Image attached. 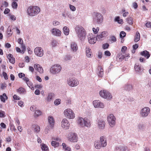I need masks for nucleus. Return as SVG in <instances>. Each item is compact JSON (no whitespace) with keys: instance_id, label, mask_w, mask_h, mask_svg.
<instances>
[{"instance_id":"obj_1","label":"nucleus","mask_w":151,"mask_h":151,"mask_svg":"<svg viewBox=\"0 0 151 151\" xmlns=\"http://www.w3.org/2000/svg\"><path fill=\"white\" fill-rule=\"evenodd\" d=\"M75 29L78 40L81 41H83L86 37L87 34L85 29L80 25L76 26L75 28Z\"/></svg>"},{"instance_id":"obj_2","label":"nucleus","mask_w":151,"mask_h":151,"mask_svg":"<svg viewBox=\"0 0 151 151\" xmlns=\"http://www.w3.org/2000/svg\"><path fill=\"white\" fill-rule=\"evenodd\" d=\"M77 122L78 125L82 127L86 126L89 127L91 125L90 120L87 118H83L82 117H78L77 118Z\"/></svg>"},{"instance_id":"obj_3","label":"nucleus","mask_w":151,"mask_h":151,"mask_svg":"<svg viewBox=\"0 0 151 151\" xmlns=\"http://www.w3.org/2000/svg\"><path fill=\"white\" fill-rule=\"evenodd\" d=\"M40 12V8L36 6H31L27 9L28 14L30 16H35L38 14Z\"/></svg>"},{"instance_id":"obj_4","label":"nucleus","mask_w":151,"mask_h":151,"mask_svg":"<svg viewBox=\"0 0 151 151\" xmlns=\"http://www.w3.org/2000/svg\"><path fill=\"white\" fill-rule=\"evenodd\" d=\"M107 140L106 137L103 136L100 137L99 142H95L94 143L95 147L97 149H100L101 147H105L107 145Z\"/></svg>"},{"instance_id":"obj_5","label":"nucleus","mask_w":151,"mask_h":151,"mask_svg":"<svg viewBox=\"0 0 151 151\" xmlns=\"http://www.w3.org/2000/svg\"><path fill=\"white\" fill-rule=\"evenodd\" d=\"M93 21L94 23L100 24L101 23L103 19V15L100 13L95 12L93 14Z\"/></svg>"},{"instance_id":"obj_6","label":"nucleus","mask_w":151,"mask_h":151,"mask_svg":"<svg viewBox=\"0 0 151 151\" xmlns=\"http://www.w3.org/2000/svg\"><path fill=\"white\" fill-rule=\"evenodd\" d=\"M64 116L69 119H73L75 118V114L73 111L70 109H65L64 111Z\"/></svg>"},{"instance_id":"obj_7","label":"nucleus","mask_w":151,"mask_h":151,"mask_svg":"<svg viewBox=\"0 0 151 151\" xmlns=\"http://www.w3.org/2000/svg\"><path fill=\"white\" fill-rule=\"evenodd\" d=\"M107 119L108 123L111 127H113L115 125L116 119L113 114H110L109 115L107 116Z\"/></svg>"},{"instance_id":"obj_8","label":"nucleus","mask_w":151,"mask_h":151,"mask_svg":"<svg viewBox=\"0 0 151 151\" xmlns=\"http://www.w3.org/2000/svg\"><path fill=\"white\" fill-rule=\"evenodd\" d=\"M67 83L69 86L71 87L76 86L79 84V82L77 80L72 78H68L67 80Z\"/></svg>"},{"instance_id":"obj_9","label":"nucleus","mask_w":151,"mask_h":151,"mask_svg":"<svg viewBox=\"0 0 151 151\" xmlns=\"http://www.w3.org/2000/svg\"><path fill=\"white\" fill-rule=\"evenodd\" d=\"M100 96L104 99H111L112 96L110 93L108 91L105 90H101L100 91Z\"/></svg>"},{"instance_id":"obj_10","label":"nucleus","mask_w":151,"mask_h":151,"mask_svg":"<svg viewBox=\"0 0 151 151\" xmlns=\"http://www.w3.org/2000/svg\"><path fill=\"white\" fill-rule=\"evenodd\" d=\"M61 67L58 64L52 66L50 68V72L53 74L59 73L61 70Z\"/></svg>"},{"instance_id":"obj_11","label":"nucleus","mask_w":151,"mask_h":151,"mask_svg":"<svg viewBox=\"0 0 151 151\" xmlns=\"http://www.w3.org/2000/svg\"><path fill=\"white\" fill-rule=\"evenodd\" d=\"M150 109L149 107H145L142 109L140 112V115L142 117L147 116L150 113Z\"/></svg>"},{"instance_id":"obj_12","label":"nucleus","mask_w":151,"mask_h":151,"mask_svg":"<svg viewBox=\"0 0 151 151\" xmlns=\"http://www.w3.org/2000/svg\"><path fill=\"white\" fill-rule=\"evenodd\" d=\"M93 104L95 108L103 109L104 107V104L102 102L98 100H94L93 101Z\"/></svg>"},{"instance_id":"obj_13","label":"nucleus","mask_w":151,"mask_h":151,"mask_svg":"<svg viewBox=\"0 0 151 151\" xmlns=\"http://www.w3.org/2000/svg\"><path fill=\"white\" fill-rule=\"evenodd\" d=\"M34 52L35 55L39 57H42L44 54L43 49L40 47L35 48L34 50Z\"/></svg>"},{"instance_id":"obj_14","label":"nucleus","mask_w":151,"mask_h":151,"mask_svg":"<svg viewBox=\"0 0 151 151\" xmlns=\"http://www.w3.org/2000/svg\"><path fill=\"white\" fill-rule=\"evenodd\" d=\"M70 124L68 120L65 119H63L61 123L62 127L65 129H68L69 127Z\"/></svg>"},{"instance_id":"obj_15","label":"nucleus","mask_w":151,"mask_h":151,"mask_svg":"<svg viewBox=\"0 0 151 151\" xmlns=\"http://www.w3.org/2000/svg\"><path fill=\"white\" fill-rule=\"evenodd\" d=\"M50 32L52 35L57 37H60L61 35V31L56 28L52 29L50 30Z\"/></svg>"},{"instance_id":"obj_16","label":"nucleus","mask_w":151,"mask_h":151,"mask_svg":"<svg viewBox=\"0 0 151 151\" xmlns=\"http://www.w3.org/2000/svg\"><path fill=\"white\" fill-rule=\"evenodd\" d=\"M68 139L71 142H76L77 141L78 137L76 133L71 132Z\"/></svg>"},{"instance_id":"obj_17","label":"nucleus","mask_w":151,"mask_h":151,"mask_svg":"<svg viewBox=\"0 0 151 151\" xmlns=\"http://www.w3.org/2000/svg\"><path fill=\"white\" fill-rule=\"evenodd\" d=\"M107 35V32L104 31L101 33L99 35L96 36V39L98 41H101Z\"/></svg>"},{"instance_id":"obj_18","label":"nucleus","mask_w":151,"mask_h":151,"mask_svg":"<svg viewBox=\"0 0 151 151\" xmlns=\"http://www.w3.org/2000/svg\"><path fill=\"white\" fill-rule=\"evenodd\" d=\"M88 39V42L90 44H93L95 43L97 40L96 38L95 39V36L92 34L89 35Z\"/></svg>"},{"instance_id":"obj_19","label":"nucleus","mask_w":151,"mask_h":151,"mask_svg":"<svg viewBox=\"0 0 151 151\" xmlns=\"http://www.w3.org/2000/svg\"><path fill=\"white\" fill-rule=\"evenodd\" d=\"M134 69L135 71L139 74L142 73L143 70V69L141 67V65L138 63L135 64L134 66Z\"/></svg>"},{"instance_id":"obj_20","label":"nucleus","mask_w":151,"mask_h":151,"mask_svg":"<svg viewBox=\"0 0 151 151\" xmlns=\"http://www.w3.org/2000/svg\"><path fill=\"white\" fill-rule=\"evenodd\" d=\"M127 149V147L123 145H117L116 146L115 149L118 151H125Z\"/></svg>"},{"instance_id":"obj_21","label":"nucleus","mask_w":151,"mask_h":151,"mask_svg":"<svg viewBox=\"0 0 151 151\" xmlns=\"http://www.w3.org/2000/svg\"><path fill=\"white\" fill-rule=\"evenodd\" d=\"M105 122L102 120H99L98 122V128L100 129H103L105 126Z\"/></svg>"},{"instance_id":"obj_22","label":"nucleus","mask_w":151,"mask_h":151,"mask_svg":"<svg viewBox=\"0 0 151 151\" xmlns=\"http://www.w3.org/2000/svg\"><path fill=\"white\" fill-rule=\"evenodd\" d=\"M70 48L71 50L74 52H76L78 50L77 45L75 42H72L71 43Z\"/></svg>"},{"instance_id":"obj_23","label":"nucleus","mask_w":151,"mask_h":151,"mask_svg":"<svg viewBox=\"0 0 151 151\" xmlns=\"http://www.w3.org/2000/svg\"><path fill=\"white\" fill-rule=\"evenodd\" d=\"M34 67L35 69L37 70L40 73H42L43 72V69L42 67L39 64H35Z\"/></svg>"},{"instance_id":"obj_24","label":"nucleus","mask_w":151,"mask_h":151,"mask_svg":"<svg viewBox=\"0 0 151 151\" xmlns=\"http://www.w3.org/2000/svg\"><path fill=\"white\" fill-rule=\"evenodd\" d=\"M48 122L51 128L53 127L55 122V121L53 118L52 116H49L48 118Z\"/></svg>"},{"instance_id":"obj_25","label":"nucleus","mask_w":151,"mask_h":151,"mask_svg":"<svg viewBox=\"0 0 151 151\" xmlns=\"http://www.w3.org/2000/svg\"><path fill=\"white\" fill-rule=\"evenodd\" d=\"M86 56L88 58L91 57L92 55L91 49L88 47H86Z\"/></svg>"},{"instance_id":"obj_26","label":"nucleus","mask_w":151,"mask_h":151,"mask_svg":"<svg viewBox=\"0 0 151 151\" xmlns=\"http://www.w3.org/2000/svg\"><path fill=\"white\" fill-rule=\"evenodd\" d=\"M54 93H49L47 97L46 100L48 102L50 101L54 97Z\"/></svg>"},{"instance_id":"obj_27","label":"nucleus","mask_w":151,"mask_h":151,"mask_svg":"<svg viewBox=\"0 0 151 151\" xmlns=\"http://www.w3.org/2000/svg\"><path fill=\"white\" fill-rule=\"evenodd\" d=\"M7 58L9 60V61L12 64L15 62V59L13 57V55L11 54H9L8 55Z\"/></svg>"},{"instance_id":"obj_28","label":"nucleus","mask_w":151,"mask_h":151,"mask_svg":"<svg viewBox=\"0 0 151 151\" xmlns=\"http://www.w3.org/2000/svg\"><path fill=\"white\" fill-rule=\"evenodd\" d=\"M141 54L143 56H144L147 58H148L150 56V55L148 52L145 50L141 52Z\"/></svg>"},{"instance_id":"obj_29","label":"nucleus","mask_w":151,"mask_h":151,"mask_svg":"<svg viewBox=\"0 0 151 151\" xmlns=\"http://www.w3.org/2000/svg\"><path fill=\"white\" fill-rule=\"evenodd\" d=\"M17 92L20 94H24L26 92V90L24 88L20 87L17 90Z\"/></svg>"},{"instance_id":"obj_30","label":"nucleus","mask_w":151,"mask_h":151,"mask_svg":"<svg viewBox=\"0 0 151 151\" xmlns=\"http://www.w3.org/2000/svg\"><path fill=\"white\" fill-rule=\"evenodd\" d=\"M63 31L64 34L66 35H68L69 34V29L66 26H65L63 28Z\"/></svg>"},{"instance_id":"obj_31","label":"nucleus","mask_w":151,"mask_h":151,"mask_svg":"<svg viewBox=\"0 0 151 151\" xmlns=\"http://www.w3.org/2000/svg\"><path fill=\"white\" fill-rule=\"evenodd\" d=\"M51 145L55 148L59 146L60 143L55 141H52L51 142Z\"/></svg>"},{"instance_id":"obj_32","label":"nucleus","mask_w":151,"mask_h":151,"mask_svg":"<svg viewBox=\"0 0 151 151\" xmlns=\"http://www.w3.org/2000/svg\"><path fill=\"white\" fill-rule=\"evenodd\" d=\"M98 69L100 70L98 73V75L99 77H102L103 75V69L101 66L98 67Z\"/></svg>"},{"instance_id":"obj_33","label":"nucleus","mask_w":151,"mask_h":151,"mask_svg":"<svg viewBox=\"0 0 151 151\" xmlns=\"http://www.w3.org/2000/svg\"><path fill=\"white\" fill-rule=\"evenodd\" d=\"M124 89L126 91H130L132 89V86L130 84L126 85L124 86Z\"/></svg>"},{"instance_id":"obj_34","label":"nucleus","mask_w":151,"mask_h":151,"mask_svg":"<svg viewBox=\"0 0 151 151\" xmlns=\"http://www.w3.org/2000/svg\"><path fill=\"white\" fill-rule=\"evenodd\" d=\"M126 21L127 23L130 25H132L133 23V19L131 17H129L126 19Z\"/></svg>"},{"instance_id":"obj_35","label":"nucleus","mask_w":151,"mask_h":151,"mask_svg":"<svg viewBox=\"0 0 151 151\" xmlns=\"http://www.w3.org/2000/svg\"><path fill=\"white\" fill-rule=\"evenodd\" d=\"M137 127L138 129L142 130V131L145 130L146 128L145 125L142 124H139L137 126Z\"/></svg>"},{"instance_id":"obj_36","label":"nucleus","mask_w":151,"mask_h":151,"mask_svg":"<svg viewBox=\"0 0 151 151\" xmlns=\"http://www.w3.org/2000/svg\"><path fill=\"white\" fill-rule=\"evenodd\" d=\"M140 39V35L139 33L137 32L135 36L134 39V42H137Z\"/></svg>"},{"instance_id":"obj_37","label":"nucleus","mask_w":151,"mask_h":151,"mask_svg":"<svg viewBox=\"0 0 151 151\" xmlns=\"http://www.w3.org/2000/svg\"><path fill=\"white\" fill-rule=\"evenodd\" d=\"M0 98L1 101L4 102H5V99H7V97L5 93H3L2 95L0 96Z\"/></svg>"},{"instance_id":"obj_38","label":"nucleus","mask_w":151,"mask_h":151,"mask_svg":"<svg viewBox=\"0 0 151 151\" xmlns=\"http://www.w3.org/2000/svg\"><path fill=\"white\" fill-rule=\"evenodd\" d=\"M32 127L34 128V131L36 132H38L40 131V127L37 125L34 124L32 125Z\"/></svg>"},{"instance_id":"obj_39","label":"nucleus","mask_w":151,"mask_h":151,"mask_svg":"<svg viewBox=\"0 0 151 151\" xmlns=\"http://www.w3.org/2000/svg\"><path fill=\"white\" fill-rule=\"evenodd\" d=\"M41 147L42 150L46 151L48 149V146L44 143H42L41 144Z\"/></svg>"},{"instance_id":"obj_40","label":"nucleus","mask_w":151,"mask_h":151,"mask_svg":"<svg viewBox=\"0 0 151 151\" xmlns=\"http://www.w3.org/2000/svg\"><path fill=\"white\" fill-rule=\"evenodd\" d=\"M115 21L117 22L118 23L121 24L123 23V20L122 19H120L119 17H116L115 19Z\"/></svg>"},{"instance_id":"obj_41","label":"nucleus","mask_w":151,"mask_h":151,"mask_svg":"<svg viewBox=\"0 0 151 151\" xmlns=\"http://www.w3.org/2000/svg\"><path fill=\"white\" fill-rule=\"evenodd\" d=\"M66 16L68 17L69 19H73L74 18V17L70 12H66Z\"/></svg>"},{"instance_id":"obj_42","label":"nucleus","mask_w":151,"mask_h":151,"mask_svg":"<svg viewBox=\"0 0 151 151\" xmlns=\"http://www.w3.org/2000/svg\"><path fill=\"white\" fill-rule=\"evenodd\" d=\"M53 141H55L57 142H62L61 139L59 137H54L52 138Z\"/></svg>"},{"instance_id":"obj_43","label":"nucleus","mask_w":151,"mask_h":151,"mask_svg":"<svg viewBox=\"0 0 151 151\" xmlns=\"http://www.w3.org/2000/svg\"><path fill=\"white\" fill-rule=\"evenodd\" d=\"M58 43L55 40H52L51 42V45L52 47H55L57 45Z\"/></svg>"},{"instance_id":"obj_44","label":"nucleus","mask_w":151,"mask_h":151,"mask_svg":"<svg viewBox=\"0 0 151 151\" xmlns=\"http://www.w3.org/2000/svg\"><path fill=\"white\" fill-rule=\"evenodd\" d=\"M60 24V23L59 22L56 20H54L52 22V25L55 26L59 25Z\"/></svg>"},{"instance_id":"obj_45","label":"nucleus","mask_w":151,"mask_h":151,"mask_svg":"<svg viewBox=\"0 0 151 151\" xmlns=\"http://www.w3.org/2000/svg\"><path fill=\"white\" fill-rule=\"evenodd\" d=\"M41 114V112L39 110L36 111L35 113V116H40Z\"/></svg>"},{"instance_id":"obj_46","label":"nucleus","mask_w":151,"mask_h":151,"mask_svg":"<svg viewBox=\"0 0 151 151\" xmlns=\"http://www.w3.org/2000/svg\"><path fill=\"white\" fill-rule=\"evenodd\" d=\"M69 7L71 11L73 12H74L76 11V8L74 6L70 4L69 5Z\"/></svg>"},{"instance_id":"obj_47","label":"nucleus","mask_w":151,"mask_h":151,"mask_svg":"<svg viewBox=\"0 0 151 151\" xmlns=\"http://www.w3.org/2000/svg\"><path fill=\"white\" fill-rule=\"evenodd\" d=\"M99 27H97L96 28L93 27L92 29L93 31L95 34L97 33L99 31Z\"/></svg>"},{"instance_id":"obj_48","label":"nucleus","mask_w":151,"mask_h":151,"mask_svg":"<svg viewBox=\"0 0 151 151\" xmlns=\"http://www.w3.org/2000/svg\"><path fill=\"white\" fill-rule=\"evenodd\" d=\"M126 35V33L124 31H121L120 33V37L121 38H123Z\"/></svg>"},{"instance_id":"obj_49","label":"nucleus","mask_w":151,"mask_h":151,"mask_svg":"<svg viewBox=\"0 0 151 151\" xmlns=\"http://www.w3.org/2000/svg\"><path fill=\"white\" fill-rule=\"evenodd\" d=\"M12 6L13 8L16 9L18 5L15 1H14L12 3Z\"/></svg>"},{"instance_id":"obj_50","label":"nucleus","mask_w":151,"mask_h":151,"mask_svg":"<svg viewBox=\"0 0 151 151\" xmlns=\"http://www.w3.org/2000/svg\"><path fill=\"white\" fill-rule=\"evenodd\" d=\"M27 85L30 88L32 89V88H34L32 84L29 81L27 83Z\"/></svg>"},{"instance_id":"obj_51","label":"nucleus","mask_w":151,"mask_h":151,"mask_svg":"<svg viewBox=\"0 0 151 151\" xmlns=\"http://www.w3.org/2000/svg\"><path fill=\"white\" fill-rule=\"evenodd\" d=\"M5 116V112L2 111H0V117L3 118Z\"/></svg>"},{"instance_id":"obj_52","label":"nucleus","mask_w":151,"mask_h":151,"mask_svg":"<svg viewBox=\"0 0 151 151\" xmlns=\"http://www.w3.org/2000/svg\"><path fill=\"white\" fill-rule=\"evenodd\" d=\"M60 99H57L55 101L54 103L55 105H58L60 104Z\"/></svg>"},{"instance_id":"obj_53","label":"nucleus","mask_w":151,"mask_h":151,"mask_svg":"<svg viewBox=\"0 0 151 151\" xmlns=\"http://www.w3.org/2000/svg\"><path fill=\"white\" fill-rule=\"evenodd\" d=\"M1 88V89H3L6 86V85L5 83H2L0 84Z\"/></svg>"},{"instance_id":"obj_54","label":"nucleus","mask_w":151,"mask_h":151,"mask_svg":"<svg viewBox=\"0 0 151 151\" xmlns=\"http://www.w3.org/2000/svg\"><path fill=\"white\" fill-rule=\"evenodd\" d=\"M110 38L111 39V41L113 42H116V37L114 36H112L110 37Z\"/></svg>"},{"instance_id":"obj_55","label":"nucleus","mask_w":151,"mask_h":151,"mask_svg":"<svg viewBox=\"0 0 151 151\" xmlns=\"http://www.w3.org/2000/svg\"><path fill=\"white\" fill-rule=\"evenodd\" d=\"M18 105L22 107L24 106V102L22 101H19L18 102Z\"/></svg>"},{"instance_id":"obj_56","label":"nucleus","mask_w":151,"mask_h":151,"mask_svg":"<svg viewBox=\"0 0 151 151\" xmlns=\"http://www.w3.org/2000/svg\"><path fill=\"white\" fill-rule=\"evenodd\" d=\"M109 45L108 43H105L103 45V47L104 49H106L108 48Z\"/></svg>"},{"instance_id":"obj_57","label":"nucleus","mask_w":151,"mask_h":151,"mask_svg":"<svg viewBox=\"0 0 151 151\" xmlns=\"http://www.w3.org/2000/svg\"><path fill=\"white\" fill-rule=\"evenodd\" d=\"M105 55L107 56H109L111 55V53L108 50L105 51L104 52Z\"/></svg>"},{"instance_id":"obj_58","label":"nucleus","mask_w":151,"mask_h":151,"mask_svg":"<svg viewBox=\"0 0 151 151\" xmlns=\"http://www.w3.org/2000/svg\"><path fill=\"white\" fill-rule=\"evenodd\" d=\"M146 27L148 28H151V22H148L146 24Z\"/></svg>"},{"instance_id":"obj_59","label":"nucleus","mask_w":151,"mask_h":151,"mask_svg":"<svg viewBox=\"0 0 151 151\" xmlns=\"http://www.w3.org/2000/svg\"><path fill=\"white\" fill-rule=\"evenodd\" d=\"M16 50L17 52H19L21 53H24V52H23V51H21L20 49L18 47H16Z\"/></svg>"},{"instance_id":"obj_60","label":"nucleus","mask_w":151,"mask_h":151,"mask_svg":"<svg viewBox=\"0 0 151 151\" xmlns=\"http://www.w3.org/2000/svg\"><path fill=\"white\" fill-rule=\"evenodd\" d=\"M13 98L14 99L19 100L20 99V97L17 96L16 95H14Z\"/></svg>"},{"instance_id":"obj_61","label":"nucleus","mask_w":151,"mask_h":151,"mask_svg":"<svg viewBox=\"0 0 151 151\" xmlns=\"http://www.w3.org/2000/svg\"><path fill=\"white\" fill-rule=\"evenodd\" d=\"M11 30L10 28L8 27L7 29V32L8 34V35H11L12 33H11Z\"/></svg>"},{"instance_id":"obj_62","label":"nucleus","mask_w":151,"mask_h":151,"mask_svg":"<svg viewBox=\"0 0 151 151\" xmlns=\"http://www.w3.org/2000/svg\"><path fill=\"white\" fill-rule=\"evenodd\" d=\"M133 6L134 9H136L138 7V5L136 2H134L133 3Z\"/></svg>"},{"instance_id":"obj_63","label":"nucleus","mask_w":151,"mask_h":151,"mask_svg":"<svg viewBox=\"0 0 151 151\" xmlns=\"http://www.w3.org/2000/svg\"><path fill=\"white\" fill-rule=\"evenodd\" d=\"M139 47V45L138 44H135L133 46V47L134 50H136Z\"/></svg>"},{"instance_id":"obj_64","label":"nucleus","mask_w":151,"mask_h":151,"mask_svg":"<svg viewBox=\"0 0 151 151\" xmlns=\"http://www.w3.org/2000/svg\"><path fill=\"white\" fill-rule=\"evenodd\" d=\"M127 49V47L126 46H123L122 48L121 51L123 52H124Z\"/></svg>"}]
</instances>
